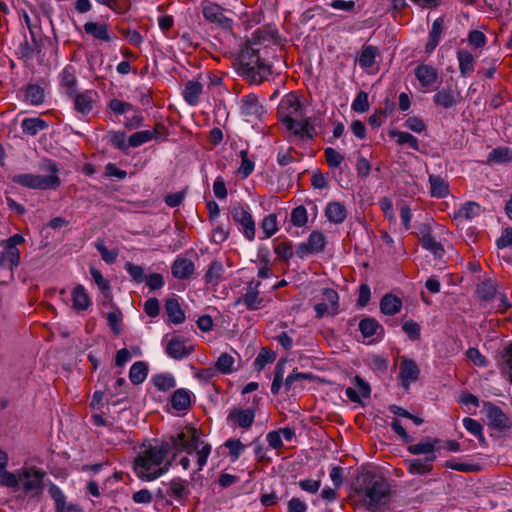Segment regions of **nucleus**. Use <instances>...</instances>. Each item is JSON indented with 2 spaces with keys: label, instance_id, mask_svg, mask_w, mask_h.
Segmentation results:
<instances>
[{
  "label": "nucleus",
  "instance_id": "1",
  "mask_svg": "<svg viewBox=\"0 0 512 512\" xmlns=\"http://www.w3.org/2000/svg\"><path fill=\"white\" fill-rule=\"evenodd\" d=\"M183 452L187 455L179 459L181 467L184 470L190 469L191 456L196 459L194 472H198L207 463L211 445L200 439L195 428H185L160 444L145 446L134 460V472L143 481H153L168 471L171 465L170 461L165 462L168 454H172L175 460Z\"/></svg>",
  "mask_w": 512,
  "mask_h": 512
},
{
  "label": "nucleus",
  "instance_id": "2",
  "mask_svg": "<svg viewBox=\"0 0 512 512\" xmlns=\"http://www.w3.org/2000/svg\"><path fill=\"white\" fill-rule=\"evenodd\" d=\"M277 114L290 136L304 142L311 141L315 137L316 130L312 119L305 117L304 106L295 93H288L282 97Z\"/></svg>",
  "mask_w": 512,
  "mask_h": 512
},
{
  "label": "nucleus",
  "instance_id": "3",
  "mask_svg": "<svg viewBox=\"0 0 512 512\" xmlns=\"http://www.w3.org/2000/svg\"><path fill=\"white\" fill-rule=\"evenodd\" d=\"M259 33L256 31L246 42L235 63L238 74L252 84L262 83L271 73L270 66L261 55L262 44Z\"/></svg>",
  "mask_w": 512,
  "mask_h": 512
},
{
  "label": "nucleus",
  "instance_id": "4",
  "mask_svg": "<svg viewBox=\"0 0 512 512\" xmlns=\"http://www.w3.org/2000/svg\"><path fill=\"white\" fill-rule=\"evenodd\" d=\"M358 493L371 511H379L390 499V485L381 475L373 471L362 472L358 477Z\"/></svg>",
  "mask_w": 512,
  "mask_h": 512
},
{
  "label": "nucleus",
  "instance_id": "5",
  "mask_svg": "<svg viewBox=\"0 0 512 512\" xmlns=\"http://www.w3.org/2000/svg\"><path fill=\"white\" fill-rule=\"evenodd\" d=\"M42 169L49 175H37L31 173L16 174L12 177V182L29 189H57L61 185L58 176L59 168L55 161L47 159L42 164Z\"/></svg>",
  "mask_w": 512,
  "mask_h": 512
},
{
  "label": "nucleus",
  "instance_id": "6",
  "mask_svg": "<svg viewBox=\"0 0 512 512\" xmlns=\"http://www.w3.org/2000/svg\"><path fill=\"white\" fill-rule=\"evenodd\" d=\"M45 472L36 467H24L18 471L19 485L26 495L38 496L43 491V479Z\"/></svg>",
  "mask_w": 512,
  "mask_h": 512
},
{
  "label": "nucleus",
  "instance_id": "7",
  "mask_svg": "<svg viewBox=\"0 0 512 512\" xmlns=\"http://www.w3.org/2000/svg\"><path fill=\"white\" fill-rule=\"evenodd\" d=\"M25 239L20 234H14L8 239L1 241L0 245L3 248L0 254V267L7 268L13 271L20 264V250L18 245L23 244Z\"/></svg>",
  "mask_w": 512,
  "mask_h": 512
},
{
  "label": "nucleus",
  "instance_id": "8",
  "mask_svg": "<svg viewBox=\"0 0 512 512\" xmlns=\"http://www.w3.org/2000/svg\"><path fill=\"white\" fill-rule=\"evenodd\" d=\"M203 18L206 22L222 28H229L232 20L226 16L227 9L216 2L203 0L200 3Z\"/></svg>",
  "mask_w": 512,
  "mask_h": 512
},
{
  "label": "nucleus",
  "instance_id": "9",
  "mask_svg": "<svg viewBox=\"0 0 512 512\" xmlns=\"http://www.w3.org/2000/svg\"><path fill=\"white\" fill-rule=\"evenodd\" d=\"M231 216L233 221L239 226V230L244 237L249 241H253L256 233L255 221L248 208L241 204H235L231 207Z\"/></svg>",
  "mask_w": 512,
  "mask_h": 512
},
{
  "label": "nucleus",
  "instance_id": "10",
  "mask_svg": "<svg viewBox=\"0 0 512 512\" xmlns=\"http://www.w3.org/2000/svg\"><path fill=\"white\" fill-rule=\"evenodd\" d=\"M195 351L194 344L179 335H173L170 339L166 340L165 352L174 360H183Z\"/></svg>",
  "mask_w": 512,
  "mask_h": 512
},
{
  "label": "nucleus",
  "instance_id": "11",
  "mask_svg": "<svg viewBox=\"0 0 512 512\" xmlns=\"http://www.w3.org/2000/svg\"><path fill=\"white\" fill-rule=\"evenodd\" d=\"M260 281H250L245 287V292L233 302V307L244 304L249 311L262 309L264 305V298L260 296L259 286Z\"/></svg>",
  "mask_w": 512,
  "mask_h": 512
},
{
  "label": "nucleus",
  "instance_id": "12",
  "mask_svg": "<svg viewBox=\"0 0 512 512\" xmlns=\"http://www.w3.org/2000/svg\"><path fill=\"white\" fill-rule=\"evenodd\" d=\"M322 301L314 305L317 318L324 316H335L339 313V295L331 288L322 290Z\"/></svg>",
  "mask_w": 512,
  "mask_h": 512
},
{
  "label": "nucleus",
  "instance_id": "13",
  "mask_svg": "<svg viewBox=\"0 0 512 512\" xmlns=\"http://www.w3.org/2000/svg\"><path fill=\"white\" fill-rule=\"evenodd\" d=\"M483 413L486 417L487 425L493 429L503 431L511 427V423L506 414L498 406L492 403H484Z\"/></svg>",
  "mask_w": 512,
  "mask_h": 512
},
{
  "label": "nucleus",
  "instance_id": "14",
  "mask_svg": "<svg viewBox=\"0 0 512 512\" xmlns=\"http://www.w3.org/2000/svg\"><path fill=\"white\" fill-rule=\"evenodd\" d=\"M73 107L77 114L82 117L87 116L95 107L98 99V93L95 90H85L83 92H75L72 97Z\"/></svg>",
  "mask_w": 512,
  "mask_h": 512
},
{
  "label": "nucleus",
  "instance_id": "15",
  "mask_svg": "<svg viewBox=\"0 0 512 512\" xmlns=\"http://www.w3.org/2000/svg\"><path fill=\"white\" fill-rule=\"evenodd\" d=\"M255 410L253 408H237L234 407L229 410L227 415V423L235 428L249 429L254 423Z\"/></svg>",
  "mask_w": 512,
  "mask_h": 512
},
{
  "label": "nucleus",
  "instance_id": "16",
  "mask_svg": "<svg viewBox=\"0 0 512 512\" xmlns=\"http://www.w3.org/2000/svg\"><path fill=\"white\" fill-rule=\"evenodd\" d=\"M462 100L460 91L451 86H447L437 91L433 96V103L441 108L450 109L457 106Z\"/></svg>",
  "mask_w": 512,
  "mask_h": 512
},
{
  "label": "nucleus",
  "instance_id": "17",
  "mask_svg": "<svg viewBox=\"0 0 512 512\" xmlns=\"http://www.w3.org/2000/svg\"><path fill=\"white\" fill-rule=\"evenodd\" d=\"M241 113L245 117L260 119L265 113L263 105L255 94H248L241 100Z\"/></svg>",
  "mask_w": 512,
  "mask_h": 512
},
{
  "label": "nucleus",
  "instance_id": "18",
  "mask_svg": "<svg viewBox=\"0 0 512 512\" xmlns=\"http://www.w3.org/2000/svg\"><path fill=\"white\" fill-rule=\"evenodd\" d=\"M414 74L423 88L431 89L439 79L437 70L431 66L422 64L415 68Z\"/></svg>",
  "mask_w": 512,
  "mask_h": 512
},
{
  "label": "nucleus",
  "instance_id": "19",
  "mask_svg": "<svg viewBox=\"0 0 512 512\" xmlns=\"http://www.w3.org/2000/svg\"><path fill=\"white\" fill-rule=\"evenodd\" d=\"M59 81L68 97H72L77 92V75L73 66L67 65L63 68L59 74Z\"/></svg>",
  "mask_w": 512,
  "mask_h": 512
},
{
  "label": "nucleus",
  "instance_id": "20",
  "mask_svg": "<svg viewBox=\"0 0 512 512\" xmlns=\"http://www.w3.org/2000/svg\"><path fill=\"white\" fill-rule=\"evenodd\" d=\"M439 442L440 441L437 438L433 439L432 441L425 440L413 445H409L407 450L412 455H425V459L428 461H435L437 458L435 449Z\"/></svg>",
  "mask_w": 512,
  "mask_h": 512
},
{
  "label": "nucleus",
  "instance_id": "21",
  "mask_svg": "<svg viewBox=\"0 0 512 512\" xmlns=\"http://www.w3.org/2000/svg\"><path fill=\"white\" fill-rule=\"evenodd\" d=\"M83 29L86 34L91 35L94 39L107 43L114 40V36L109 33L106 23L89 21L84 24Z\"/></svg>",
  "mask_w": 512,
  "mask_h": 512
},
{
  "label": "nucleus",
  "instance_id": "22",
  "mask_svg": "<svg viewBox=\"0 0 512 512\" xmlns=\"http://www.w3.org/2000/svg\"><path fill=\"white\" fill-rule=\"evenodd\" d=\"M195 271V265L191 259L185 257H177L172 266V275L177 279H188Z\"/></svg>",
  "mask_w": 512,
  "mask_h": 512
},
{
  "label": "nucleus",
  "instance_id": "23",
  "mask_svg": "<svg viewBox=\"0 0 512 512\" xmlns=\"http://www.w3.org/2000/svg\"><path fill=\"white\" fill-rule=\"evenodd\" d=\"M419 374L420 370L415 361L406 358L402 359L399 375L405 388H408L412 382H415Z\"/></svg>",
  "mask_w": 512,
  "mask_h": 512
},
{
  "label": "nucleus",
  "instance_id": "24",
  "mask_svg": "<svg viewBox=\"0 0 512 512\" xmlns=\"http://www.w3.org/2000/svg\"><path fill=\"white\" fill-rule=\"evenodd\" d=\"M347 214L346 207L338 201H331L325 207V216L333 224H342Z\"/></svg>",
  "mask_w": 512,
  "mask_h": 512
},
{
  "label": "nucleus",
  "instance_id": "25",
  "mask_svg": "<svg viewBox=\"0 0 512 512\" xmlns=\"http://www.w3.org/2000/svg\"><path fill=\"white\" fill-rule=\"evenodd\" d=\"M72 298V308L76 311H85L87 310L92 301L85 289V287L81 284L75 286L71 292Z\"/></svg>",
  "mask_w": 512,
  "mask_h": 512
},
{
  "label": "nucleus",
  "instance_id": "26",
  "mask_svg": "<svg viewBox=\"0 0 512 512\" xmlns=\"http://www.w3.org/2000/svg\"><path fill=\"white\" fill-rule=\"evenodd\" d=\"M457 60L462 77H468L474 72L475 58L471 52L465 49H459L457 51Z\"/></svg>",
  "mask_w": 512,
  "mask_h": 512
},
{
  "label": "nucleus",
  "instance_id": "27",
  "mask_svg": "<svg viewBox=\"0 0 512 512\" xmlns=\"http://www.w3.org/2000/svg\"><path fill=\"white\" fill-rule=\"evenodd\" d=\"M402 300L393 295L385 294L380 301V310L383 314L393 316L401 311Z\"/></svg>",
  "mask_w": 512,
  "mask_h": 512
},
{
  "label": "nucleus",
  "instance_id": "28",
  "mask_svg": "<svg viewBox=\"0 0 512 512\" xmlns=\"http://www.w3.org/2000/svg\"><path fill=\"white\" fill-rule=\"evenodd\" d=\"M359 330L364 338L379 336L384 331L382 325L372 317L362 319L359 323Z\"/></svg>",
  "mask_w": 512,
  "mask_h": 512
},
{
  "label": "nucleus",
  "instance_id": "29",
  "mask_svg": "<svg viewBox=\"0 0 512 512\" xmlns=\"http://www.w3.org/2000/svg\"><path fill=\"white\" fill-rule=\"evenodd\" d=\"M433 461H428L427 459H407L405 460V465L409 474L411 475H424L430 473L433 470Z\"/></svg>",
  "mask_w": 512,
  "mask_h": 512
},
{
  "label": "nucleus",
  "instance_id": "30",
  "mask_svg": "<svg viewBox=\"0 0 512 512\" xmlns=\"http://www.w3.org/2000/svg\"><path fill=\"white\" fill-rule=\"evenodd\" d=\"M23 133L29 136H35L40 131L48 128V123L38 117L24 118L21 122Z\"/></svg>",
  "mask_w": 512,
  "mask_h": 512
},
{
  "label": "nucleus",
  "instance_id": "31",
  "mask_svg": "<svg viewBox=\"0 0 512 512\" xmlns=\"http://www.w3.org/2000/svg\"><path fill=\"white\" fill-rule=\"evenodd\" d=\"M379 49L372 45H364L358 58V63L361 68L367 69L372 67L376 58L379 57Z\"/></svg>",
  "mask_w": 512,
  "mask_h": 512
},
{
  "label": "nucleus",
  "instance_id": "32",
  "mask_svg": "<svg viewBox=\"0 0 512 512\" xmlns=\"http://www.w3.org/2000/svg\"><path fill=\"white\" fill-rule=\"evenodd\" d=\"M203 86L198 81H189L186 83L183 97L189 105H196L199 102L200 95L202 94Z\"/></svg>",
  "mask_w": 512,
  "mask_h": 512
},
{
  "label": "nucleus",
  "instance_id": "33",
  "mask_svg": "<svg viewBox=\"0 0 512 512\" xmlns=\"http://www.w3.org/2000/svg\"><path fill=\"white\" fill-rule=\"evenodd\" d=\"M443 26H444L443 18L439 17L436 20H434L432 27H431V31L429 33V41L426 44L427 52H431L437 47V45L441 39V35L443 32Z\"/></svg>",
  "mask_w": 512,
  "mask_h": 512
},
{
  "label": "nucleus",
  "instance_id": "34",
  "mask_svg": "<svg viewBox=\"0 0 512 512\" xmlns=\"http://www.w3.org/2000/svg\"><path fill=\"white\" fill-rule=\"evenodd\" d=\"M171 405L175 410H186L191 405V393L186 389L176 390L171 397Z\"/></svg>",
  "mask_w": 512,
  "mask_h": 512
},
{
  "label": "nucleus",
  "instance_id": "35",
  "mask_svg": "<svg viewBox=\"0 0 512 512\" xmlns=\"http://www.w3.org/2000/svg\"><path fill=\"white\" fill-rule=\"evenodd\" d=\"M223 272L222 263L220 261H212L205 274V282L212 286H217L222 280Z\"/></svg>",
  "mask_w": 512,
  "mask_h": 512
},
{
  "label": "nucleus",
  "instance_id": "36",
  "mask_svg": "<svg viewBox=\"0 0 512 512\" xmlns=\"http://www.w3.org/2000/svg\"><path fill=\"white\" fill-rule=\"evenodd\" d=\"M165 310L171 322L180 324L185 320L184 312L176 299H168L165 303Z\"/></svg>",
  "mask_w": 512,
  "mask_h": 512
},
{
  "label": "nucleus",
  "instance_id": "37",
  "mask_svg": "<svg viewBox=\"0 0 512 512\" xmlns=\"http://www.w3.org/2000/svg\"><path fill=\"white\" fill-rule=\"evenodd\" d=\"M429 182L430 192L433 197L444 198L449 194L448 184L442 177L430 175Z\"/></svg>",
  "mask_w": 512,
  "mask_h": 512
},
{
  "label": "nucleus",
  "instance_id": "38",
  "mask_svg": "<svg viewBox=\"0 0 512 512\" xmlns=\"http://www.w3.org/2000/svg\"><path fill=\"white\" fill-rule=\"evenodd\" d=\"M189 494L188 482L181 478H174L169 483V495L176 499L186 498Z\"/></svg>",
  "mask_w": 512,
  "mask_h": 512
},
{
  "label": "nucleus",
  "instance_id": "39",
  "mask_svg": "<svg viewBox=\"0 0 512 512\" xmlns=\"http://www.w3.org/2000/svg\"><path fill=\"white\" fill-rule=\"evenodd\" d=\"M148 375V367L147 365L142 362L138 361L135 362L129 371V379L133 384H141L145 381Z\"/></svg>",
  "mask_w": 512,
  "mask_h": 512
},
{
  "label": "nucleus",
  "instance_id": "40",
  "mask_svg": "<svg viewBox=\"0 0 512 512\" xmlns=\"http://www.w3.org/2000/svg\"><path fill=\"white\" fill-rule=\"evenodd\" d=\"M152 382L159 391L163 392L169 391L176 386L175 378L171 374L167 373L154 375L152 377Z\"/></svg>",
  "mask_w": 512,
  "mask_h": 512
},
{
  "label": "nucleus",
  "instance_id": "41",
  "mask_svg": "<svg viewBox=\"0 0 512 512\" xmlns=\"http://www.w3.org/2000/svg\"><path fill=\"white\" fill-rule=\"evenodd\" d=\"M481 212V207L476 202H466L463 204L456 213V217L465 220H471L478 216Z\"/></svg>",
  "mask_w": 512,
  "mask_h": 512
},
{
  "label": "nucleus",
  "instance_id": "42",
  "mask_svg": "<svg viewBox=\"0 0 512 512\" xmlns=\"http://www.w3.org/2000/svg\"><path fill=\"white\" fill-rule=\"evenodd\" d=\"M391 136L396 139L398 145H408L413 150H419L418 139L408 132L393 131Z\"/></svg>",
  "mask_w": 512,
  "mask_h": 512
},
{
  "label": "nucleus",
  "instance_id": "43",
  "mask_svg": "<svg viewBox=\"0 0 512 512\" xmlns=\"http://www.w3.org/2000/svg\"><path fill=\"white\" fill-rule=\"evenodd\" d=\"M224 446L229 450V458L232 462L237 461L246 449V446L239 439H228Z\"/></svg>",
  "mask_w": 512,
  "mask_h": 512
},
{
  "label": "nucleus",
  "instance_id": "44",
  "mask_svg": "<svg viewBox=\"0 0 512 512\" xmlns=\"http://www.w3.org/2000/svg\"><path fill=\"white\" fill-rule=\"evenodd\" d=\"M463 426L465 429L474 435L481 444H485V437L483 435V427L482 425L475 419L470 417H465L463 419Z\"/></svg>",
  "mask_w": 512,
  "mask_h": 512
},
{
  "label": "nucleus",
  "instance_id": "45",
  "mask_svg": "<svg viewBox=\"0 0 512 512\" xmlns=\"http://www.w3.org/2000/svg\"><path fill=\"white\" fill-rule=\"evenodd\" d=\"M310 375L302 372H298L296 370H293L292 373H290L287 378L285 379L284 386L286 391L295 390L297 388H302L300 383L303 380L309 379Z\"/></svg>",
  "mask_w": 512,
  "mask_h": 512
},
{
  "label": "nucleus",
  "instance_id": "46",
  "mask_svg": "<svg viewBox=\"0 0 512 512\" xmlns=\"http://www.w3.org/2000/svg\"><path fill=\"white\" fill-rule=\"evenodd\" d=\"M310 251L314 253L322 252L325 248L326 238L324 234L320 231H313L307 241Z\"/></svg>",
  "mask_w": 512,
  "mask_h": 512
},
{
  "label": "nucleus",
  "instance_id": "47",
  "mask_svg": "<svg viewBox=\"0 0 512 512\" xmlns=\"http://www.w3.org/2000/svg\"><path fill=\"white\" fill-rule=\"evenodd\" d=\"M260 227L264 233V238H270L278 231L277 216L275 214L265 216Z\"/></svg>",
  "mask_w": 512,
  "mask_h": 512
},
{
  "label": "nucleus",
  "instance_id": "48",
  "mask_svg": "<svg viewBox=\"0 0 512 512\" xmlns=\"http://www.w3.org/2000/svg\"><path fill=\"white\" fill-rule=\"evenodd\" d=\"M285 373V361H279L275 367L274 379L271 385V392L274 395L279 394L283 384V378Z\"/></svg>",
  "mask_w": 512,
  "mask_h": 512
},
{
  "label": "nucleus",
  "instance_id": "49",
  "mask_svg": "<svg viewBox=\"0 0 512 512\" xmlns=\"http://www.w3.org/2000/svg\"><path fill=\"white\" fill-rule=\"evenodd\" d=\"M234 358L227 354V353H222L216 363H215V367L216 369L221 372L222 374H230L233 372L234 368Z\"/></svg>",
  "mask_w": 512,
  "mask_h": 512
},
{
  "label": "nucleus",
  "instance_id": "50",
  "mask_svg": "<svg viewBox=\"0 0 512 512\" xmlns=\"http://www.w3.org/2000/svg\"><path fill=\"white\" fill-rule=\"evenodd\" d=\"M25 97L32 105L42 104L44 101V90L38 85H29Z\"/></svg>",
  "mask_w": 512,
  "mask_h": 512
},
{
  "label": "nucleus",
  "instance_id": "51",
  "mask_svg": "<svg viewBox=\"0 0 512 512\" xmlns=\"http://www.w3.org/2000/svg\"><path fill=\"white\" fill-rule=\"evenodd\" d=\"M422 246L426 250L432 252L435 257L442 258L445 251L441 243L437 242L434 237L427 235L422 239Z\"/></svg>",
  "mask_w": 512,
  "mask_h": 512
},
{
  "label": "nucleus",
  "instance_id": "52",
  "mask_svg": "<svg viewBox=\"0 0 512 512\" xmlns=\"http://www.w3.org/2000/svg\"><path fill=\"white\" fill-rule=\"evenodd\" d=\"M0 485L14 490L18 489V473L14 474L12 472H9L8 470H6V468L0 469Z\"/></svg>",
  "mask_w": 512,
  "mask_h": 512
},
{
  "label": "nucleus",
  "instance_id": "53",
  "mask_svg": "<svg viewBox=\"0 0 512 512\" xmlns=\"http://www.w3.org/2000/svg\"><path fill=\"white\" fill-rule=\"evenodd\" d=\"M291 223L296 227H303L308 222V213L304 206L295 207L290 215Z\"/></svg>",
  "mask_w": 512,
  "mask_h": 512
},
{
  "label": "nucleus",
  "instance_id": "54",
  "mask_svg": "<svg viewBox=\"0 0 512 512\" xmlns=\"http://www.w3.org/2000/svg\"><path fill=\"white\" fill-rule=\"evenodd\" d=\"M153 136H155V134L153 132H151L150 130H143V131L135 132L129 137V146L139 147L142 144L147 143L150 140H152Z\"/></svg>",
  "mask_w": 512,
  "mask_h": 512
},
{
  "label": "nucleus",
  "instance_id": "55",
  "mask_svg": "<svg viewBox=\"0 0 512 512\" xmlns=\"http://www.w3.org/2000/svg\"><path fill=\"white\" fill-rule=\"evenodd\" d=\"M275 353L266 349H262L254 360L255 369L261 371L267 364L275 360Z\"/></svg>",
  "mask_w": 512,
  "mask_h": 512
},
{
  "label": "nucleus",
  "instance_id": "56",
  "mask_svg": "<svg viewBox=\"0 0 512 512\" xmlns=\"http://www.w3.org/2000/svg\"><path fill=\"white\" fill-rule=\"evenodd\" d=\"M41 48V44H35L26 40L20 45L19 54L22 58L31 59L33 58L34 54H39L41 52Z\"/></svg>",
  "mask_w": 512,
  "mask_h": 512
},
{
  "label": "nucleus",
  "instance_id": "57",
  "mask_svg": "<svg viewBox=\"0 0 512 512\" xmlns=\"http://www.w3.org/2000/svg\"><path fill=\"white\" fill-rule=\"evenodd\" d=\"M488 160L498 163L512 161V153L508 148H496L488 156Z\"/></svg>",
  "mask_w": 512,
  "mask_h": 512
},
{
  "label": "nucleus",
  "instance_id": "58",
  "mask_svg": "<svg viewBox=\"0 0 512 512\" xmlns=\"http://www.w3.org/2000/svg\"><path fill=\"white\" fill-rule=\"evenodd\" d=\"M96 249L101 254L102 259L109 264H112L116 261L118 257L117 250H108L104 244L103 240H97L95 243Z\"/></svg>",
  "mask_w": 512,
  "mask_h": 512
},
{
  "label": "nucleus",
  "instance_id": "59",
  "mask_svg": "<svg viewBox=\"0 0 512 512\" xmlns=\"http://www.w3.org/2000/svg\"><path fill=\"white\" fill-rule=\"evenodd\" d=\"M352 110L358 113H364L369 110V100L368 94L364 91H360L356 98L354 99L352 105Z\"/></svg>",
  "mask_w": 512,
  "mask_h": 512
},
{
  "label": "nucleus",
  "instance_id": "60",
  "mask_svg": "<svg viewBox=\"0 0 512 512\" xmlns=\"http://www.w3.org/2000/svg\"><path fill=\"white\" fill-rule=\"evenodd\" d=\"M240 156L241 165L238 172L243 178H247L254 170V162L248 158V152L246 150H242L240 152Z\"/></svg>",
  "mask_w": 512,
  "mask_h": 512
},
{
  "label": "nucleus",
  "instance_id": "61",
  "mask_svg": "<svg viewBox=\"0 0 512 512\" xmlns=\"http://www.w3.org/2000/svg\"><path fill=\"white\" fill-rule=\"evenodd\" d=\"M324 153L326 161L330 167L337 168L344 161V156L334 148L328 147L325 149Z\"/></svg>",
  "mask_w": 512,
  "mask_h": 512
},
{
  "label": "nucleus",
  "instance_id": "62",
  "mask_svg": "<svg viewBox=\"0 0 512 512\" xmlns=\"http://www.w3.org/2000/svg\"><path fill=\"white\" fill-rule=\"evenodd\" d=\"M108 142L119 150L127 149L126 145V134L121 131L110 132L108 134Z\"/></svg>",
  "mask_w": 512,
  "mask_h": 512
},
{
  "label": "nucleus",
  "instance_id": "63",
  "mask_svg": "<svg viewBox=\"0 0 512 512\" xmlns=\"http://www.w3.org/2000/svg\"><path fill=\"white\" fill-rule=\"evenodd\" d=\"M110 110L117 114L123 115L133 109V105L129 102H124L119 99H112L108 104Z\"/></svg>",
  "mask_w": 512,
  "mask_h": 512
},
{
  "label": "nucleus",
  "instance_id": "64",
  "mask_svg": "<svg viewBox=\"0 0 512 512\" xmlns=\"http://www.w3.org/2000/svg\"><path fill=\"white\" fill-rule=\"evenodd\" d=\"M402 329L407 334L410 340L416 341L420 338L421 328L417 322L413 320H408L404 322V324L402 325Z\"/></svg>",
  "mask_w": 512,
  "mask_h": 512
}]
</instances>
